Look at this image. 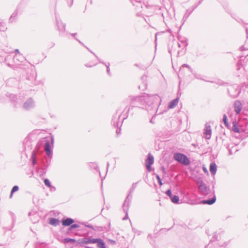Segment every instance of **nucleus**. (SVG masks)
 I'll list each match as a JSON object with an SVG mask.
<instances>
[{"instance_id":"nucleus-15","label":"nucleus","mask_w":248,"mask_h":248,"mask_svg":"<svg viewBox=\"0 0 248 248\" xmlns=\"http://www.w3.org/2000/svg\"><path fill=\"white\" fill-rule=\"evenodd\" d=\"M216 200V196L214 195V197L210 200H203L202 202V203L203 204H207L209 205H211L213 204Z\"/></svg>"},{"instance_id":"nucleus-40","label":"nucleus","mask_w":248,"mask_h":248,"mask_svg":"<svg viewBox=\"0 0 248 248\" xmlns=\"http://www.w3.org/2000/svg\"><path fill=\"white\" fill-rule=\"evenodd\" d=\"M7 65H8L9 66H11V65H10V64H9V63H8V64H7Z\"/></svg>"},{"instance_id":"nucleus-33","label":"nucleus","mask_w":248,"mask_h":248,"mask_svg":"<svg viewBox=\"0 0 248 248\" xmlns=\"http://www.w3.org/2000/svg\"><path fill=\"white\" fill-rule=\"evenodd\" d=\"M109 65L107 66V72H108V74H109V72H110V69H109Z\"/></svg>"},{"instance_id":"nucleus-21","label":"nucleus","mask_w":248,"mask_h":248,"mask_svg":"<svg viewBox=\"0 0 248 248\" xmlns=\"http://www.w3.org/2000/svg\"><path fill=\"white\" fill-rule=\"evenodd\" d=\"M18 189H19V188H18V186H14L13 187V188H12V190H11V194H10V198H11V197H12L13 193H14V192H16V191H18Z\"/></svg>"},{"instance_id":"nucleus-39","label":"nucleus","mask_w":248,"mask_h":248,"mask_svg":"<svg viewBox=\"0 0 248 248\" xmlns=\"http://www.w3.org/2000/svg\"><path fill=\"white\" fill-rule=\"evenodd\" d=\"M245 49H248V47L246 46V47H245Z\"/></svg>"},{"instance_id":"nucleus-23","label":"nucleus","mask_w":248,"mask_h":248,"mask_svg":"<svg viewBox=\"0 0 248 248\" xmlns=\"http://www.w3.org/2000/svg\"><path fill=\"white\" fill-rule=\"evenodd\" d=\"M44 183H45V185L48 187H50L51 186L50 182L47 179H45Z\"/></svg>"},{"instance_id":"nucleus-8","label":"nucleus","mask_w":248,"mask_h":248,"mask_svg":"<svg viewBox=\"0 0 248 248\" xmlns=\"http://www.w3.org/2000/svg\"><path fill=\"white\" fill-rule=\"evenodd\" d=\"M199 188L203 195H206L207 194V191L208 190V188L206 186V185L202 182H201L200 183V185L199 186Z\"/></svg>"},{"instance_id":"nucleus-11","label":"nucleus","mask_w":248,"mask_h":248,"mask_svg":"<svg viewBox=\"0 0 248 248\" xmlns=\"http://www.w3.org/2000/svg\"><path fill=\"white\" fill-rule=\"evenodd\" d=\"M128 198L125 200L124 204H123V209L124 212L126 213L125 217L123 218L124 220H125L128 218L127 212L128 210V206H129V202L127 201Z\"/></svg>"},{"instance_id":"nucleus-20","label":"nucleus","mask_w":248,"mask_h":248,"mask_svg":"<svg viewBox=\"0 0 248 248\" xmlns=\"http://www.w3.org/2000/svg\"><path fill=\"white\" fill-rule=\"evenodd\" d=\"M179 198L177 196H174L171 198V201L174 203H178L179 202Z\"/></svg>"},{"instance_id":"nucleus-10","label":"nucleus","mask_w":248,"mask_h":248,"mask_svg":"<svg viewBox=\"0 0 248 248\" xmlns=\"http://www.w3.org/2000/svg\"><path fill=\"white\" fill-rule=\"evenodd\" d=\"M96 239V238H85L82 239L81 242L83 244H94L97 242Z\"/></svg>"},{"instance_id":"nucleus-6","label":"nucleus","mask_w":248,"mask_h":248,"mask_svg":"<svg viewBox=\"0 0 248 248\" xmlns=\"http://www.w3.org/2000/svg\"><path fill=\"white\" fill-rule=\"evenodd\" d=\"M234 110L236 114H239L242 108V104L240 101H236L234 103Z\"/></svg>"},{"instance_id":"nucleus-38","label":"nucleus","mask_w":248,"mask_h":248,"mask_svg":"<svg viewBox=\"0 0 248 248\" xmlns=\"http://www.w3.org/2000/svg\"><path fill=\"white\" fill-rule=\"evenodd\" d=\"M231 95L233 96V97H235L237 95V94H231Z\"/></svg>"},{"instance_id":"nucleus-4","label":"nucleus","mask_w":248,"mask_h":248,"mask_svg":"<svg viewBox=\"0 0 248 248\" xmlns=\"http://www.w3.org/2000/svg\"><path fill=\"white\" fill-rule=\"evenodd\" d=\"M203 135L206 140H210L212 135V129L208 123H206L204 129Z\"/></svg>"},{"instance_id":"nucleus-5","label":"nucleus","mask_w":248,"mask_h":248,"mask_svg":"<svg viewBox=\"0 0 248 248\" xmlns=\"http://www.w3.org/2000/svg\"><path fill=\"white\" fill-rule=\"evenodd\" d=\"M154 158L153 156L151 154H149L148 155V158L146 160L145 165L148 171H151V166L154 163Z\"/></svg>"},{"instance_id":"nucleus-29","label":"nucleus","mask_w":248,"mask_h":248,"mask_svg":"<svg viewBox=\"0 0 248 248\" xmlns=\"http://www.w3.org/2000/svg\"><path fill=\"white\" fill-rule=\"evenodd\" d=\"M156 177H157V179L158 180V183L160 184V185H162V183L161 179L160 178V177L158 175H157Z\"/></svg>"},{"instance_id":"nucleus-7","label":"nucleus","mask_w":248,"mask_h":248,"mask_svg":"<svg viewBox=\"0 0 248 248\" xmlns=\"http://www.w3.org/2000/svg\"><path fill=\"white\" fill-rule=\"evenodd\" d=\"M34 106L33 101L31 99H30L25 102L23 105V107L25 109H29Z\"/></svg>"},{"instance_id":"nucleus-17","label":"nucleus","mask_w":248,"mask_h":248,"mask_svg":"<svg viewBox=\"0 0 248 248\" xmlns=\"http://www.w3.org/2000/svg\"><path fill=\"white\" fill-rule=\"evenodd\" d=\"M96 240L97 241L96 243H97V246L102 248H106L105 243L100 239L96 238Z\"/></svg>"},{"instance_id":"nucleus-19","label":"nucleus","mask_w":248,"mask_h":248,"mask_svg":"<svg viewBox=\"0 0 248 248\" xmlns=\"http://www.w3.org/2000/svg\"><path fill=\"white\" fill-rule=\"evenodd\" d=\"M57 25L59 30H64L65 26L62 22H59L58 21H57Z\"/></svg>"},{"instance_id":"nucleus-14","label":"nucleus","mask_w":248,"mask_h":248,"mask_svg":"<svg viewBox=\"0 0 248 248\" xmlns=\"http://www.w3.org/2000/svg\"><path fill=\"white\" fill-rule=\"evenodd\" d=\"M217 165L215 163L212 162L210 164V171L213 175H215L217 171Z\"/></svg>"},{"instance_id":"nucleus-9","label":"nucleus","mask_w":248,"mask_h":248,"mask_svg":"<svg viewBox=\"0 0 248 248\" xmlns=\"http://www.w3.org/2000/svg\"><path fill=\"white\" fill-rule=\"evenodd\" d=\"M232 124L233 126L232 130L233 132L236 133H240L244 131L241 126L237 125V123L235 121L233 122Z\"/></svg>"},{"instance_id":"nucleus-16","label":"nucleus","mask_w":248,"mask_h":248,"mask_svg":"<svg viewBox=\"0 0 248 248\" xmlns=\"http://www.w3.org/2000/svg\"><path fill=\"white\" fill-rule=\"evenodd\" d=\"M178 98H176L175 99L172 100L170 102V103L169 104L168 107L169 108H173L175 107L176 106V105L178 103Z\"/></svg>"},{"instance_id":"nucleus-42","label":"nucleus","mask_w":248,"mask_h":248,"mask_svg":"<svg viewBox=\"0 0 248 248\" xmlns=\"http://www.w3.org/2000/svg\"><path fill=\"white\" fill-rule=\"evenodd\" d=\"M118 132H119V131H116V133H118Z\"/></svg>"},{"instance_id":"nucleus-25","label":"nucleus","mask_w":248,"mask_h":248,"mask_svg":"<svg viewBox=\"0 0 248 248\" xmlns=\"http://www.w3.org/2000/svg\"><path fill=\"white\" fill-rule=\"evenodd\" d=\"M79 227V226L78 224H71V226L70 227V228L69 229L71 230H72L73 229H74V228H78Z\"/></svg>"},{"instance_id":"nucleus-36","label":"nucleus","mask_w":248,"mask_h":248,"mask_svg":"<svg viewBox=\"0 0 248 248\" xmlns=\"http://www.w3.org/2000/svg\"><path fill=\"white\" fill-rule=\"evenodd\" d=\"M15 51L16 53V54H18V53H19V50L18 49H16Z\"/></svg>"},{"instance_id":"nucleus-13","label":"nucleus","mask_w":248,"mask_h":248,"mask_svg":"<svg viewBox=\"0 0 248 248\" xmlns=\"http://www.w3.org/2000/svg\"><path fill=\"white\" fill-rule=\"evenodd\" d=\"M74 221L71 218H67L66 219H63L62 221V224L64 226H68L74 223Z\"/></svg>"},{"instance_id":"nucleus-43","label":"nucleus","mask_w":248,"mask_h":248,"mask_svg":"<svg viewBox=\"0 0 248 248\" xmlns=\"http://www.w3.org/2000/svg\"><path fill=\"white\" fill-rule=\"evenodd\" d=\"M185 46H187V44H186H186H185Z\"/></svg>"},{"instance_id":"nucleus-3","label":"nucleus","mask_w":248,"mask_h":248,"mask_svg":"<svg viewBox=\"0 0 248 248\" xmlns=\"http://www.w3.org/2000/svg\"><path fill=\"white\" fill-rule=\"evenodd\" d=\"M53 143L54 138L53 136L51 137V141L47 140H46L44 150L46 153V154L49 156H51L52 155V152L51 149V144L53 146Z\"/></svg>"},{"instance_id":"nucleus-31","label":"nucleus","mask_w":248,"mask_h":248,"mask_svg":"<svg viewBox=\"0 0 248 248\" xmlns=\"http://www.w3.org/2000/svg\"><path fill=\"white\" fill-rule=\"evenodd\" d=\"M187 67L188 68L189 70H191V68L189 67V66L186 64H184L182 65V67L181 68V69H182V67Z\"/></svg>"},{"instance_id":"nucleus-41","label":"nucleus","mask_w":248,"mask_h":248,"mask_svg":"<svg viewBox=\"0 0 248 248\" xmlns=\"http://www.w3.org/2000/svg\"><path fill=\"white\" fill-rule=\"evenodd\" d=\"M118 132H119V131H116V133H118Z\"/></svg>"},{"instance_id":"nucleus-22","label":"nucleus","mask_w":248,"mask_h":248,"mask_svg":"<svg viewBox=\"0 0 248 248\" xmlns=\"http://www.w3.org/2000/svg\"><path fill=\"white\" fill-rule=\"evenodd\" d=\"M223 122L224 123V124H225V126L228 127L229 124H228V123L227 122V116L226 115V114H224L223 115Z\"/></svg>"},{"instance_id":"nucleus-27","label":"nucleus","mask_w":248,"mask_h":248,"mask_svg":"<svg viewBox=\"0 0 248 248\" xmlns=\"http://www.w3.org/2000/svg\"><path fill=\"white\" fill-rule=\"evenodd\" d=\"M65 241L66 242H75V239H71V238H66L65 239Z\"/></svg>"},{"instance_id":"nucleus-34","label":"nucleus","mask_w":248,"mask_h":248,"mask_svg":"<svg viewBox=\"0 0 248 248\" xmlns=\"http://www.w3.org/2000/svg\"><path fill=\"white\" fill-rule=\"evenodd\" d=\"M246 33H247V35L248 36V30H246ZM247 43H248V39H247V42H246V44H245V46H246V45H247Z\"/></svg>"},{"instance_id":"nucleus-26","label":"nucleus","mask_w":248,"mask_h":248,"mask_svg":"<svg viewBox=\"0 0 248 248\" xmlns=\"http://www.w3.org/2000/svg\"><path fill=\"white\" fill-rule=\"evenodd\" d=\"M166 193L167 195L170 198L172 197V194H171V191L170 189H168L166 191Z\"/></svg>"},{"instance_id":"nucleus-30","label":"nucleus","mask_w":248,"mask_h":248,"mask_svg":"<svg viewBox=\"0 0 248 248\" xmlns=\"http://www.w3.org/2000/svg\"><path fill=\"white\" fill-rule=\"evenodd\" d=\"M50 188V190L51 191H54L56 190V188L54 186H51L50 187H49Z\"/></svg>"},{"instance_id":"nucleus-37","label":"nucleus","mask_w":248,"mask_h":248,"mask_svg":"<svg viewBox=\"0 0 248 248\" xmlns=\"http://www.w3.org/2000/svg\"><path fill=\"white\" fill-rule=\"evenodd\" d=\"M9 59V56L7 57L5 59V61H7V60Z\"/></svg>"},{"instance_id":"nucleus-28","label":"nucleus","mask_w":248,"mask_h":248,"mask_svg":"<svg viewBox=\"0 0 248 248\" xmlns=\"http://www.w3.org/2000/svg\"><path fill=\"white\" fill-rule=\"evenodd\" d=\"M16 15H17V12H15L12 14V15L11 16V17H10V20L11 21H12V18H13V17H16Z\"/></svg>"},{"instance_id":"nucleus-32","label":"nucleus","mask_w":248,"mask_h":248,"mask_svg":"<svg viewBox=\"0 0 248 248\" xmlns=\"http://www.w3.org/2000/svg\"><path fill=\"white\" fill-rule=\"evenodd\" d=\"M84 225L89 228H90V229H93V226L92 225H86V224H84Z\"/></svg>"},{"instance_id":"nucleus-35","label":"nucleus","mask_w":248,"mask_h":248,"mask_svg":"<svg viewBox=\"0 0 248 248\" xmlns=\"http://www.w3.org/2000/svg\"><path fill=\"white\" fill-rule=\"evenodd\" d=\"M203 170L205 172L208 173V170L205 167H203Z\"/></svg>"},{"instance_id":"nucleus-24","label":"nucleus","mask_w":248,"mask_h":248,"mask_svg":"<svg viewBox=\"0 0 248 248\" xmlns=\"http://www.w3.org/2000/svg\"><path fill=\"white\" fill-rule=\"evenodd\" d=\"M35 153L34 152H33L31 155V158L32 159V163L33 165L35 164Z\"/></svg>"},{"instance_id":"nucleus-12","label":"nucleus","mask_w":248,"mask_h":248,"mask_svg":"<svg viewBox=\"0 0 248 248\" xmlns=\"http://www.w3.org/2000/svg\"><path fill=\"white\" fill-rule=\"evenodd\" d=\"M24 60V57L20 53L16 54L14 58V61L15 63H17L18 62H22Z\"/></svg>"},{"instance_id":"nucleus-2","label":"nucleus","mask_w":248,"mask_h":248,"mask_svg":"<svg viewBox=\"0 0 248 248\" xmlns=\"http://www.w3.org/2000/svg\"><path fill=\"white\" fill-rule=\"evenodd\" d=\"M173 158L178 162L185 165H188L190 163L188 158L186 155L181 153H175L173 155Z\"/></svg>"},{"instance_id":"nucleus-1","label":"nucleus","mask_w":248,"mask_h":248,"mask_svg":"<svg viewBox=\"0 0 248 248\" xmlns=\"http://www.w3.org/2000/svg\"><path fill=\"white\" fill-rule=\"evenodd\" d=\"M130 99L133 107L143 108L151 110L155 107V102L158 101V96L144 94L140 96L131 97Z\"/></svg>"},{"instance_id":"nucleus-18","label":"nucleus","mask_w":248,"mask_h":248,"mask_svg":"<svg viewBox=\"0 0 248 248\" xmlns=\"http://www.w3.org/2000/svg\"><path fill=\"white\" fill-rule=\"evenodd\" d=\"M49 223L54 226H57L59 223V220L58 219L55 218H52L49 220Z\"/></svg>"}]
</instances>
